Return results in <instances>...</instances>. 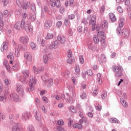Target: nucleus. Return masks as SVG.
Returning a JSON list of instances; mask_svg holds the SVG:
<instances>
[{
	"label": "nucleus",
	"mask_w": 131,
	"mask_h": 131,
	"mask_svg": "<svg viewBox=\"0 0 131 131\" xmlns=\"http://www.w3.org/2000/svg\"><path fill=\"white\" fill-rule=\"evenodd\" d=\"M14 29L21 30L25 29L27 32H32L33 28L31 24L28 21H25V19H22L21 21H17L14 25Z\"/></svg>",
	"instance_id": "nucleus-1"
},
{
	"label": "nucleus",
	"mask_w": 131,
	"mask_h": 131,
	"mask_svg": "<svg viewBox=\"0 0 131 131\" xmlns=\"http://www.w3.org/2000/svg\"><path fill=\"white\" fill-rule=\"evenodd\" d=\"M115 71V77H121L122 76V72H123V68L121 66H116L113 69Z\"/></svg>",
	"instance_id": "nucleus-2"
},
{
	"label": "nucleus",
	"mask_w": 131,
	"mask_h": 131,
	"mask_svg": "<svg viewBox=\"0 0 131 131\" xmlns=\"http://www.w3.org/2000/svg\"><path fill=\"white\" fill-rule=\"evenodd\" d=\"M41 78L44 82H48V87L51 88L53 85V79H49V75L45 73V76H42Z\"/></svg>",
	"instance_id": "nucleus-3"
},
{
	"label": "nucleus",
	"mask_w": 131,
	"mask_h": 131,
	"mask_svg": "<svg viewBox=\"0 0 131 131\" xmlns=\"http://www.w3.org/2000/svg\"><path fill=\"white\" fill-rule=\"evenodd\" d=\"M7 98L11 101H14V102H20V98H19V96L17 95L16 93H12L10 94L9 96H8V94L7 95Z\"/></svg>",
	"instance_id": "nucleus-4"
},
{
	"label": "nucleus",
	"mask_w": 131,
	"mask_h": 131,
	"mask_svg": "<svg viewBox=\"0 0 131 131\" xmlns=\"http://www.w3.org/2000/svg\"><path fill=\"white\" fill-rule=\"evenodd\" d=\"M4 83H5L6 85L4 86V88H2V91L3 93L5 94L6 96H8L9 94V85H10V81H9V79H5L4 80Z\"/></svg>",
	"instance_id": "nucleus-5"
},
{
	"label": "nucleus",
	"mask_w": 131,
	"mask_h": 131,
	"mask_svg": "<svg viewBox=\"0 0 131 131\" xmlns=\"http://www.w3.org/2000/svg\"><path fill=\"white\" fill-rule=\"evenodd\" d=\"M16 92L19 94V96L23 97L24 96V90L23 89V86L19 83L16 84Z\"/></svg>",
	"instance_id": "nucleus-6"
},
{
	"label": "nucleus",
	"mask_w": 131,
	"mask_h": 131,
	"mask_svg": "<svg viewBox=\"0 0 131 131\" xmlns=\"http://www.w3.org/2000/svg\"><path fill=\"white\" fill-rule=\"evenodd\" d=\"M51 3V7L52 8H60L61 7V2L60 0H50Z\"/></svg>",
	"instance_id": "nucleus-7"
},
{
	"label": "nucleus",
	"mask_w": 131,
	"mask_h": 131,
	"mask_svg": "<svg viewBox=\"0 0 131 131\" xmlns=\"http://www.w3.org/2000/svg\"><path fill=\"white\" fill-rule=\"evenodd\" d=\"M90 25H92V31H95V26H96V16L93 15L91 17V19L89 22Z\"/></svg>",
	"instance_id": "nucleus-8"
},
{
	"label": "nucleus",
	"mask_w": 131,
	"mask_h": 131,
	"mask_svg": "<svg viewBox=\"0 0 131 131\" xmlns=\"http://www.w3.org/2000/svg\"><path fill=\"white\" fill-rule=\"evenodd\" d=\"M58 45H59V41L55 40L54 42L51 43L50 45H48L47 49H50L51 50L57 49V48H58Z\"/></svg>",
	"instance_id": "nucleus-9"
},
{
	"label": "nucleus",
	"mask_w": 131,
	"mask_h": 131,
	"mask_svg": "<svg viewBox=\"0 0 131 131\" xmlns=\"http://www.w3.org/2000/svg\"><path fill=\"white\" fill-rule=\"evenodd\" d=\"M7 99V95L3 91V86L0 85V101H5Z\"/></svg>",
	"instance_id": "nucleus-10"
},
{
	"label": "nucleus",
	"mask_w": 131,
	"mask_h": 131,
	"mask_svg": "<svg viewBox=\"0 0 131 131\" xmlns=\"http://www.w3.org/2000/svg\"><path fill=\"white\" fill-rule=\"evenodd\" d=\"M19 40L23 45L26 46L28 43V41H29V38H28V36H23L19 38Z\"/></svg>",
	"instance_id": "nucleus-11"
},
{
	"label": "nucleus",
	"mask_w": 131,
	"mask_h": 131,
	"mask_svg": "<svg viewBox=\"0 0 131 131\" xmlns=\"http://www.w3.org/2000/svg\"><path fill=\"white\" fill-rule=\"evenodd\" d=\"M12 131H22V127L21 124L17 123L15 124L12 128Z\"/></svg>",
	"instance_id": "nucleus-12"
},
{
	"label": "nucleus",
	"mask_w": 131,
	"mask_h": 131,
	"mask_svg": "<svg viewBox=\"0 0 131 131\" xmlns=\"http://www.w3.org/2000/svg\"><path fill=\"white\" fill-rule=\"evenodd\" d=\"M45 70V69L43 67H39L36 68L35 66H34L33 68V71H34V73L35 74H37L38 73H40V72H42Z\"/></svg>",
	"instance_id": "nucleus-13"
},
{
	"label": "nucleus",
	"mask_w": 131,
	"mask_h": 131,
	"mask_svg": "<svg viewBox=\"0 0 131 131\" xmlns=\"http://www.w3.org/2000/svg\"><path fill=\"white\" fill-rule=\"evenodd\" d=\"M30 2H23V4H21L20 7H21L23 10H27L28 8H30Z\"/></svg>",
	"instance_id": "nucleus-14"
},
{
	"label": "nucleus",
	"mask_w": 131,
	"mask_h": 131,
	"mask_svg": "<svg viewBox=\"0 0 131 131\" xmlns=\"http://www.w3.org/2000/svg\"><path fill=\"white\" fill-rule=\"evenodd\" d=\"M30 116V113L25 112L23 113L21 119H23V120H25V121H26V120H28V119H29Z\"/></svg>",
	"instance_id": "nucleus-15"
},
{
	"label": "nucleus",
	"mask_w": 131,
	"mask_h": 131,
	"mask_svg": "<svg viewBox=\"0 0 131 131\" xmlns=\"http://www.w3.org/2000/svg\"><path fill=\"white\" fill-rule=\"evenodd\" d=\"M106 61V56H105L104 54H102L101 58L98 59V61L100 65H103V63L105 62Z\"/></svg>",
	"instance_id": "nucleus-16"
},
{
	"label": "nucleus",
	"mask_w": 131,
	"mask_h": 131,
	"mask_svg": "<svg viewBox=\"0 0 131 131\" xmlns=\"http://www.w3.org/2000/svg\"><path fill=\"white\" fill-rule=\"evenodd\" d=\"M52 27V21L51 20H47L44 25V28L45 29H50Z\"/></svg>",
	"instance_id": "nucleus-17"
},
{
	"label": "nucleus",
	"mask_w": 131,
	"mask_h": 131,
	"mask_svg": "<svg viewBox=\"0 0 131 131\" xmlns=\"http://www.w3.org/2000/svg\"><path fill=\"white\" fill-rule=\"evenodd\" d=\"M122 35L125 38H127L129 35V31L127 29H123L122 31Z\"/></svg>",
	"instance_id": "nucleus-18"
},
{
	"label": "nucleus",
	"mask_w": 131,
	"mask_h": 131,
	"mask_svg": "<svg viewBox=\"0 0 131 131\" xmlns=\"http://www.w3.org/2000/svg\"><path fill=\"white\" fill-rule=\"evenodd\" d=\"M24 57L30 62L32 61V55L30 52H26L24 54Z\"/></svg>",
	"instance_id": "nucleus-19"
},
{
	"label": "nucleus",
	"mask_w": 131,
	"mask_h": 131,
	"mask_svg": "<svg viewBox=\"0 0 131 131\" xmlns=\"http://www.w3.org/2000/svg\"><path fill=\"white\" fill-rule=\"evenodd\" d=\"M101 27L102 29L107 30L108 29V21L106 20H103V22L101 23Z\"/></svg>",
	"instance_id": "nucleus-20"
},
{
	"label": "nucleus",
	"mask_w": 131,
	"mask_h": 131,
	"mask_svg": "<svg viewBox=\"0 0 131 131\" xmlns=\"http://www.w3.org/2000/svg\"><path fill=\"white\" fill-rule=\"evenodd\" d=\"M8 50V42H4L1 46V51L4 52V51H7Z\"/></svg>",
	"instance_id": "nucleus-21"
},
{
	"label": "nucleus",
	"mask_w": 131,
	"mask_h": 131,
	"mask_svg": "<svg viewBox=\"0 0 131 131\" xmlns=\"http://www.w3.org/2000/svg\"><path fill=\"white\" fill-rule=\"evenodd\" d=\"M109 17L111 21L113 23L116 21V17L115 15L113 13H109Z\"/></svg>",
	"instance_id": "nucleus-22"
},
{
	"label": "nucleus",
	"mask_w": 131,
	"mask_h": 131,
	"mask_svg": "<svg viewBox=\"0 0 131 131\" xmlns=\"http://www.w3.org/2000/svg\"><path fill=\"white\" fill-rule=\"evenodd\" d=\"M29 73H30L29 71L27 70H25L22 71V74L25 79H26L29 77Z\"/></svg>",
	"instance_id": "nucleus-23"
},
{
	"label": "nucleus",
	"mask_w": 131,
	"mask_h": 131,
	"mask_svg": "<svg viewBox=\"0 0 131 131\" xmlns=\"http://www.w3.org/2000/svg\"><path fill=\"white\" fill-rule=\"evenodd\" d=\"M97 80L99 84H102V83H103V81L102 80V75L100 73L97 74Z\"/></svg>",
	"instance_id": "nucleus-24"
},
{
	"label": "nucleus",
	"mask_w": 131,
	"mask_h": 131,
	"mask_svg": "<svg viewBox=\"0 0 131 131\" xmlns=\"http://www.w3.org/2000/svg\"><path fill=\"white\" fill-rule=\"evenodd\" d=\"M4 16L6 17H11L12 16V11H8V10H5L3 12Z\"/></svg>",
	"instance_id": "nucleus-25"
},
{
	"label": "nucleus",
	"mask_w": 131,
	"mask_h": 131,
	"mask_svg": "<svg viewBox=\"0 0 131 131\" xmlns=\"http://www.w3.org/2000/svg\"><path fill=\"white\" fill-rule=\"evenodd\" d=\"M57 39L60 41V43H65V41H66L65 37L61 36H58L57 37Z\"/></svg>",
	"instance_id": "nucleus-26"
},
{
	"label": "nucleus",
	"mask_w": 131,
	"mask_h": 131,
	"mask_svg": "<svg viewBox=\"0 0 131 131\" xmlns=\"http://www.w3.org/2000/svg\"><path fill=\"white\" fill-rule=\"evenodd\" d=\"M105 39H106L105 36L103 37V39L101 40V48L102 49H105L107 47V44L105 42Z\"/></svg>",
	"instance_id": "nucleus-27"
},
{
	"label": "nucleus",
	"mask_w": 131,
	"mask_h": 131,
	"mask_svg": "<svg viewBox=\"0 0 131 131\" xmlns=\"http://www.w3.org/2000/svg\"><path fill=\"white\" fill-rule=\"evenodd\" d=\"M109 121L111 122V123H118L119 122V120H118L116 118H111L109 119Z\"/></svg>",
	"instance_id": "nucleus-28"
},
{
	"label": "nucleus",
	"mask_w": 131,
	"mask_h": 131,
	"mask_svg": "<svg viewBox=\"0 0 131 131\" xmlns=\"http://www.w3.org/2000/svg\"><path fill=\"white\" fill-rule=\"evenodd\" d=\"M34 115L36 120H37V121H39V120H40L39 113H38L37 111H36L34 113Z\"/></svg>",
	"instance_id": "nucleus-29"
},
{
	"label": "nucleus",
	"mask_w": 131,
	"mask_h": 131,
	"mask_svg": "<svg viewBox=\"0 0 131 131\" xmlns=\"http://www.w3.org/2000/svg\"><path fill=\"white\" fill-rule=\"evenodd\" d=\"M120 101L123 107H127V106H128L127 102L125 101L123 98H120Z\"/></svg>",
	"instance_id": "nucleus-30"
},
{
	"label": "nucleus",
	"mask_w": 131,
	"mask_h": 131,
	"mask_svg": "<svg viewBox=\"0 0 131 131\" xmlns=\"http://www.w3.org/2000/svg\"><path fill=\"white\" fill-rule=\"evenodd\" d=\"M29 19L31 20V22H34L35 19H36V13H35L33 15L30 16Z\"/></svg>",
	"instance_id": "nucleus-31"
},
{
	"label": "nucleus",
	"mask_w": 131,
	"mask_h": 131,
	"mask_svg": "<svg viewBox=\"0 0 131 131\" xmlns=\"http://www.w3.org/2000/svg\"><path fill=\"white\" fill-rule=\"evenodd\" d=\"M43 61L45 64H48V63H49V56L47 55H43Z\"/></svg>",
	"instance_id": "nucleus-32"
},
{
	"label": "nucleus",
	"mask_w": 131,
	"mask_h": 131,
	"mask_svg": "<svg viewBox=\"0 0 131 131\" xmlns=\"http://www.w3.org/2000/svg\"><path fill=\"white\" fill-rule=\"evenodd\" d=\"M54 37V35L53 34L48 33L47 35V36L45 37V39H47V40L49 39H52Z\"/></svg>",
	"instance_id": "nucleus-33"
},
{
	"label": "nucleus",
	"mask_w": 131,
	"mask_h": 131,
	"mask_svg": "<svg viewBox=\"0 0 131 131\" xmlns=\"http://www.w3.org/2000/svg\"><path fill=\"white\" fill-rule=\"evenodd\" d=\"M29 87L28 88V92H32V91H34V87H33V84H31L30 82L29 83Z\"/></svg>",
	"instance_id": "nucleus-34"
},
{
	"label": "nucleus",
	"mask_w": 131,
	"mask_h": 131,
	"mask_svg": "<svg viewBox=\"0 0 131 131\" xmlns=\"http://www.w3.org/2000/svg\"><path fill=\"white\" fill-rule=\"evenodd\" d=\"M101 97L103 100L107 99V92L106 91H103L101 94Z\"/></svg>",
	"instance_id": "nucleus-35"
},
{
	"label": "nucleus",
	"mask_w": 131,
	"mask_h": 131,
	"mask_svg": "<svg viewBox=\"0 0 131 131\" xmlns=\"http://www.w3.org/2000/svg\"><path fill=\"white\" fill-rule=\"evenodd\" d=\"M98 36H101L100 38L101 39H103V37L104 36L106 38V35L104 34V33L101 31H98L97 33Z\"/></svg>",
	"instance_id": "nucleus-36"
},
{
	"label": "nucleus",
	"mask_w": 131,
	"mask_h": 131,
	"mask_svg": "<svg viewBox=\"0 0 131 131\" xmlns=\"http://www.w3.org/2000/svg\"><path fill=\"white\" fill-rule=\"evenodd\" d=\"M74 128H78L79 129H81L82 128V125L78 124V123H75L73 125Z\"/></svg>",
	"instance_id": "nucleus-37"
},
{
	"label": "nucleus",
	"mask_w": 131,
	"mask_h": 131,
	"mask_svg": "<svg viewBox=\"0 0 131 131\" xmlns=\"http://www.w3.org/2000/svg\"><path fill=\"white\" fill-rule=\"evenodd\" d=\"M101 40L102 39H99L97 35H95L93 37V40L95 43H98L99 41H101Z\"/></svg>",
	"instance_id": "nucleus-38"
},
{
	"label": "nucleus",
	"mask_w": 131,
	"mask_h": 131,
	"mask_svg": "<svg viewBox=\"0 0 131 131\" xmlns=\"http://www.w3.org/2000/svg\"><path fill=\"white\" fill-rule=\"evenodd\" d=\"M31 84H36V80L35 78L30 77V82Z\"/></svg>",
	"instance_id": "nucleus-39"
},
{
	"label": "nucleus",
	"mask_w": 131,
	"mask_h": 131,
	"mask_svg": "<svg viewBox=\"0 0 131 131\" xmlns=\"http://www.w3.org/2000/svg\"><path fill=\"white\" fill-rule=\"evenodd\" d=\"M40 126H41V128L43 129L44 131H49L48 129L47 128V127L45 126L42 122H40Z\"/></svg>",
	"instance_id": "nucleus-40"
},
{
	"label": "nucleus",
	"mask_w": 131,
	"mask_h": 131,
	"mask_svg": "<svg viewBox=\"0 0 131 131\" xmlns=\"http://www.w3.org/2000/svg\"><path fill=\"white\" fill-rule=\"evenodd\" d=\"M124 21V18H120V22L119 24V27L121 28L122 27H123V22Z\"/></svg>",
	"instance_id": "nucleus-41"
},
{
	"label": "nucleus",
	"mask_w": 131,
	"mask_h": 131,
	"mask_svg": "<svg viewBox=\"0 0 131 131\" xmlns=\"http://www.w3.org/2000/svg\"><path fill=\"white\" fill-rule=\"evenodd\" d=\"M70 110H71L73 113H76L77 112V110L73 106L70 107Z\"/></svg>",
	"instance_id": "nucleus-42"
},
{
	"label": "nucleus",
	"mask_w": 131,
	"mask_h": 131,
	"mask_svg": "<svg viewBox=\"0 0 131 131\" xmlns=\"http://www.w3.org/2000/svg\"><path fill=\"white\" fill-rule=\"evenodd\" d=\"M19 67H20V64L18 63H17L12 66V69H13V70H17Z\"/></svg>",
	"instance_id": "nucleus-43"
},
{
	"label": "nucleus",
	"mask_w": 131,
	"mask_h": 131,
	"mask_svg": "<svg viewBox=\"0 0 131 131\" xmlns=\"http://www.w3.org/2000/svg\"><path fill=\"white\" fill-rule=\"evenodd\" d=\"M69 73H70V72L68 70L66 71L65 74L62 73V75H64L66 78H68V77H69Z\"/></svg>",
	"instance_id": "nucleus-44"
},
{
	"label": "nucleus",
	"mask_w": 131,
	"mask_h": 131,
	"mask_svg": "<svg viewBox=\"0 0 131 131\" xmlns=\"http://www.w3.org/2000/svg\"><path fill=\"white\" fill-rule=\"evenodd\" d=\"M70 25V20L66 18L64 20V25H65V26H66V27H68V26H69Z\"/></svg>",
	"instance_id": "nucleus-45"
},
{
	"label": "nucleus",
	"mask_w": 131,
	"mask_h": 131,
	"mask_svg": "<svg viewBox=\"0 0 131 131\" xmlns=\"http://www.w3.org/2000/svg\"><path fill=\"white\" fill-rule=\"evenodd\" d=\"M4 21L2 19V18H0V31H2L4 27Z\"/></svg>",
	"instance_id": "nucleus-46"
},
{
	"label": "nucleus",
	"mask_w": 131,
	"mask_h": 131,
	"mask_svg": "<svg viewBox=\"0 0 131 131\" xmlns=\"http://www.w3.org/2000/svg\"><path fill=\"white\" fill-rule=\"evenodd\" d=\"M8 59H10V60H14V56L13 55V53H9L7 55Z\"/></svg>",
	"instance_id": "nucleus-47"
},
{
	"label": "nucleus",
	"mask_w": 131,
	"mask_h": 131,
	"mask_svg": "<svg viewBox=\"0 0 131 131\" xmlns=\"http://www.w3.org/2000/svg\"><path fill=\"white\" fill-rule=\"evenodd\" d=\"M27 130L28 131H35V130L34 129V127H33V126L31 125H29L28 126Z\"/></svg>",
	"instance_id": "nucleus-48"
},
{
	"label": "nucleus",
	"mask_w": 131,
	"mask_h": 131,
	"mask_svg": "<svg viewBox=\"0 0 131 131\" xmlns=\"http://www.w3.org/2000/svg\"><path fill=\"white\" fill-rule=\"evenodd\" d=\"M30 46L32 50H36V46H35V44L34 43H33V42H32L30 43Z\"/></svg>",
	"instance_id": "nucleus-49"
},
{
	"label": "nucleus",
	"mask_w": 131,
	"mask_h": 131,
	"mask_svg": "<svg viewBox=\"0 0 131 131\" xmlns=\"http://www.w3.org/2000/svg\"><path fill=\"white\" fill-rule=\"evenodd\" d=\"M79 61L81 64H83L84 63V58L82 55L79 56Z\"/></svg>",
	"instance_id": "nucleus-50"
},
{
	"label": "nucleus",
	"mask_w": 131,
	"mask_h": 131,
	"mask_svg": "<svg viewBox=\"0 0 131 131\" xmlns=\"http://www.w3.org/2000/svg\"><path fill=\"white\" fill-rule=\"evenodd\" d=\"M31 9L32 12H35V11H36V8L35 7V5H34V4L33 3L31 4Z\"/></svg>",
	"instance_id": "nucleus-51"
},
{
	"label": "nucleus",
	"mask_w": 131,
	"mask_h": 131,
	"mask_svg": "<svg viewBox=\"0 0 131 131\" xmlns=\"http://www.w3.org/2000/svg\"><path fill=\"white\" fill-rule=\"evenodd\" d=\"M75 102V97H74V96L72 97V99L69 98V102L70 103V104H73V103H74Z\"/></svg>",
	"instance_id": "nucleus-52"
},
{
	"label": "nucleus",
	"mask_w": 131,
	"mask_h": 131,
	"mask_svg": "<svg viewBox=\"0 0 131 131\" xmlns=\"http://www.w3.org/2000/svg\"><path fill=\"white\" fill-rule=\"evenodd\" d=\"M7 60H5L4 62V65H5V66L6 67L7 70H8L9 71V70H10L11 67H10L9 65L7 64Z\"/></svg>",
	"instance_id": "nucleus-53"
},
{
	"label": "nucleus",
	"mask_w": 131,
	"mask_h": 131,
	"mask_svg": "<svg viewBox=\"0 0 131 131\" xmlns=\"http://www.w3.org/2000/svg\"><path fill=\"white\" fill-rule=\"evenodd\" d=\"M76 74H78L80 72V69L79 68V66H76L75 68Z\"/></svg>",
	"instance_id": "nucleus-54"
},
{
	"label": "nucleus",
	"mask_w": 131,
	"mask_h": 131,
	"mask_svg": "<svg viewBox=\"0 0 131 131\" xmlns=\"http://www.w3.org/2000/svg\"><path fill=\"white\" fill-rule=\"evenodd\" d=\"M79 116L82 118H83L84 121H86V119L85 118V117H84V116H83V114L82 113V112H80L79 113Z\"/></svg>",
	"instance_id": "nucleus-55"
},
{
	"label": "nucleus",
	"mask_w": 131,
	"mask_h": 131,
	"mask_svg": "<svg viewBox=\"0 0 131 131\" xmlns=\"http://www.w3.org/2000/svg\"><path fill=\"white\" fill-rule=\"evenodd\" d=\"M105 9H106V8L105 7V6L103 5L102 6H101L100 10V14H103V13H104V12H105Z\"/></svg>",
	"instance_id": "nucleus-56"
},
{
	"label": "nucleus",
	"mask_w": 131,
	"mask_h": 131,
	"mask_svg": "<svg viewBox=\"0 0 131 131\" xmlns=\"http://www.w3.org/2000/svg\"><path fill=\"white\" fill-rule=\"evenodd\" d=\"M95 108L98 111H101L102 110V105L101 104L96 105H95Z\"/></svg>",
	"instance_id": "nucleus-57"
},
{
	"label": "nucleus",
	"mask_w": 131,
	"mask_h": 131,
	"mask_svg": "<svg viewBox=\"0 0 131 131\" xmlns=\"http://www.w3.org/2000/svg\"><path fill=\"white\" fill-rule=\"evenodd\" d=\"M68 58H71L72 57V51L71 50H69L67 52Z\"/></svg>",
	"instance_id": "nucleus-58"
},
{
	"label": "nucleus",
	"mask_w": 131,
	"mask_h": 131,
	"mask_svg": "<svg viewBox=\"0 0 131 131\" xmlns=\"http://www.w3.org/2000/svg\"><path fill=\"white\" fill-rule=\"evenodd\" d=\"M86 74H87V75L92 76V75H93V72L91 70H87L86 71Z\"/></svg>",
	"instance_id": "nucleus-59"
},
{
	"label": "nucleus",
	"mask_w": 131,
	"mask_h": 131,
	"mask_svg": "<svg viewBox=\"0 0 131 131\" xmlns=\"http://www.w3.org/2000/svg\"><path fill=\"white\" fill-rule=\"evenodd\" d=\"M18 48L20 51H25V48H26V47H23V46H22V45H19L18 46Z\"/></svg>",
	"instance_id": "nucleus-60"
},
{
	"label": "nucleus",
	"mask_w": 131,
	"mask_h": 131,
	"mask_svg": "<svg viewBox=\"0 0 131 131\" xmlns=\"http://www.w3.org/2000/svg\"><path fill=\"white\" fill-rule=\"evenodd\" d=\"M3 3H4V7H7L8 4H9V3H10V0L3 1Z\"/></svg>",
	"instance_id": "nucleus-61"
},
{
	"label": "nucleus",
	"mask_w": 131,
	"mask_h": 131,
	"mask_svg": "<svg viewBox=\"0 0 131 131\" xmlns=\"http://www.w3.org/2000/svg\"><path fill=\"white\" fill-rule=\"evenodd\" d=\"M61 26H62V21H58L56 23V27H58V28H61Z\"/></svg>",
	"instance_id": "nucleus-62"
},
{
	"label": "nucleus",
	"mask_w": 131,
	"mask_h": 131,
	"mask_svg": "<svg viewBox=\"0 0 131 131\" xmlns=\"http://www.w3.org/2000/svg\"><path fill=\"white\" fill-rule=\"evenodd\" d=\"M67 62L69 64H72V62H73V59H72V57L69 58V59L67 60Z\"/></svg>",
	"instance_id": "nucleus-63"
},
{
	"label": "nucleus",
	"mask_w": 131,
	"mask_h": 131,
	"mask_svg": "<svg viewBox=\"0 0 131 131\" xmlns=\"http://www.w3.org/2000/svg\"><path fill=\"white\" fill-rule=\"evenodd\" d=\"M57 130L58 131H65V129H64L63 127L60 126L57 127Z\"/></svg>",
	"instance_id": "nucleus-64"
}]
</instances>
